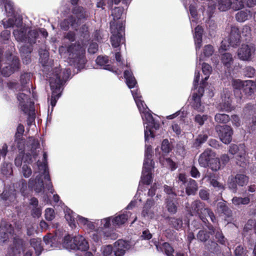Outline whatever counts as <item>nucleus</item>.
<instances>
[{"label":"nucleus","mask_w":256,"mask_h":256,"mask_svg":"<svg viewBox=\"0 0 256 256\" xmlns=\"http://www.w3.org/2000/svg\"><path fill=\"white\" fill-rule=\"evenodd\" d=\"M62 56L67 58L68 62L78 70L83 68L86 62L85 50L78 43L72 44L68 47L62 46L59 48Z\"/></svg>","instance_id":"7ed1b4c3"},{"label":"nucleus","mask_w":256,"mask_h":256,"mask_svg":"<svg viewBox=\"0 0 256 256\" xmlns=\"http://www.w3.org/2000/svg\"><path fill=\"white\" fill-rule=\"evenodd\" d=\"M124 77L126 80V83L128 87L130 88H134L136 84V81L132 72L125 70L124 72Z\"/></svg>","instance_id":"a19ab883"},{"label":"nucleus","mask_w":256,"mask_h":256,"mask_svg":"<svg viewBox=\"0 0 256 256\" xmlns=\"http://www.w3.org/2000/svg\"><path fill=\"white\" fill-rule=\"evenodd\" d=\"M13 246L8 252L6 256H20L22 252L24 254V256H32V252L26 246L24 242L18 238L14 236Z\"/></svg>","instance_id":"1a4fd4ad"},{"label":"nucleus","mask_w":256,"mask_h":256,"mask_svg":"<svg viewBox=\"0 0 256 256\" xmlns=\"http://www.w3.org/2000/svg\"><path fill=\"white\" fill-rule=\"evenodd\" d=\"M64 212L65 214V218L68 222L70 226L72 228H75L76 226V220L77 218L76 216L78 215L67 207L64 208Z\"/></svg>","instance_id":"2f4dec72"},{"label":"nucleus","mask_w":256,"mask_h":256,"mask_svg":"<svg viewBox=\"0 0 256 256\" xmlns=\"http://www.w3.org/2000/svg\"><path fill=\"white\" fill-rule=\"evenodd\" d=\"M154 168V165H146V168L143 166V170L142 171V175L141 176V182L150 184L152 180V170Z\"/></svg>","instance_id":"a878e982"},{"label":"nucleus","mask_w":256,"mask_h":256,"mask_svg":"<svg viewBox=\"0 0 256 256\" xmlns=\"http://www.w3.org/2000/svg\"><path fill=\"white\" fill-rule=\"evenodd\" d=\"M149 110L142 112V118L144 121V129L145 141H148L149 136L154 138V136L152 132V128H154L157 130L159 128V124L156 122L154 119L152 115L149 112Z\"/></svg>","instance_id":"9b49d317"},{"label":"nucleus","mask_w":256,"mask_h":256,"mask_svg":"<svg viewBox=\"0 0 256 256\" xmlns=\"http://www.w3.org/2000/svg\"><path fill=\"white\" fill-rule=\"evenodd\" d=\"M202 34L203 29L202 28V26H197L195 28L194 34V40L196 50V52H198V50H199L202 46Z\"/></svg>","instance_id":"c756f323"},{"label":"nucleus","mask_w":256,"mask_h":256,"mask_svg":"<svg viewBox=\"0 0 256 256\" xmlns=\"http://www.w3.org/2000/svg\"><path fill=\"white\" fill-rule=\"evenodd\" d=\"M14 230L12 228L10 224L5 222H2L0 224V244L5 243L9 238L10 235L14 236Z\"/></svg>","instance_id":"aec40b11"},{"label":"nucleus","mask_w":256,"mask_h":256,"mask_svg":"<svg viewBox=\"0 0 256 256\" xmlns=\"http://www.w3.org/2000/svg\"><path fill=\"white\" fill-rule=\"evenodd\" d=\"M135 102L140 112H146V110H149V109L148 108L146 105L145 104L144 102L142 100V98L136 99Z\"/></svg>","instance_id":"338daca9"},{"label":"nucleus","mask_w":256,"mask_h":256,"mask_svg":"<svg viewBox=\"0 0 256 256\" xmlns=\"http://www.w3.org/2000/svg\"><path fill=\"white\" fill-rule=\"evenodd\" d=\"M220 140L225 144H230L232 140L233 130L228 125H217L215 128Z\"/></svg>","instance_id":"a211bd4d"},{"label":"nucleus","mask_w":256,"mask_h":256,"mask_svg":"<svg viewBox=\"0 0 256 256\" xmlns=\"http://www.w3.org/2000/svg\"><path fill=\"white\" fill-rule=\"evenodd\" d=\"M77 218L76 220L78 224L80 226H83L85 228L89 229V230H94V224L90 221L88 218L80 216L79 215L76 216Z\"/></svg>","instance_id":"58836bf2"},{"label":"nucleus","mask_w":256,"mask_h":256,"mask_svg":"<svg viewBox=\"0 0 256 256\" xmlns=\"http://www.w3.org/2000/svg\"><path fill=\"white\" fill-rule=\"evenodd\" d=\"M251 55V48L248 44H242L241 47L238 49V56L240 60L244 61L250 60Z\"/></svg>","instance_id":"393cba45"},{"label":"nucleus","mask_w":256,"mask_h":256,"mask_svg":"<svg viewBox=\"0 0 256 256\" xmlns=\"http://www.w3.org/2000/svg\"><path fill=\"white\" fill-rule=\"evenodd\" d=\"M110 237L111 234L107 233L106 232L102 231L100 229H98L97 230L94 232L92 234V238L94 241L98 242L102 237Z\"/></svg>","instance_id":"de8ad7c7"},{"label":"nucleus","mask_w":256,"mask_h":256,"mask_svg":"<svg viewBox=\"0 0 256 256\" xmlns=\"http://www.w3.org/2000/svg\"><path fill=\"white\" fill-rule=\"evenodd\" d=\"M241 34L242 36L245 38L246 40H250L252 36L250 26L246 25L244 26Z\"/></svg>","instance_id":"680f3d73"},{"label":"nucleus","mask_w":256,"mask_h":256,"mask_svg":"<svg viewBox=\"0 0 256 256\" xmlns=\"http://www.w3.org/2000/svg\"><path fill=\"white\" fill-rule=\"evenodd\" d=\"M63 246L66 249L78 250L82 252L86 251L89 248L88 242L80 235L75 236L73 239L69 235L64 236Z\"/></svg>","instance_id":"0eeeda50"},{"label":"nucleus","mask_w":256,"mask_h":256,"mask_svg":"<svg viewBox=\"0 0 256 256\" xmlns=\"http://www.w3.org/2000/svg\"><path fill=\"white\" fill-rule=\"evenodd\" d=\"M149 110L142 112V118L144 121V129L145 141H148L149 136L154 138V136L152 132V128H154L157 130L159 128V124L156 122L154 119L152 115L149 112Z\"/></svg>","instance_id":"f8f14e48"},{"label":"nucleus","mask_w":256,"mask_h":256,"mask_svg":"<svg viewBox=\"0 0 256 256\" xmlns=\"http://www.w3.org/2000/svg\"><path fill=\"white\" fill-rule=\"evenodd\" d=\"M218 6L220 10L225 12L231 8L230 0H218Z\"/></svg>","instance_id":"864d4df0"},{"label":"nucleus","mask_w":256,"mask_h":256,"mask_svg":"<svg viewBox=\"0 0 256 256\" xmlns=\"http://www.w3.org/2000/svg\"><path fill=\"white\" fill-rule=\"evenodd\" d=\"M232 96V93L228 89L225 88L223 90L222 102L217 107L219 110L230 112L234 109V107L231 104Z\"/></svg>","instance_id":"6ab92c4d"},{"label":"nucleus","mask_w":256,"mask_h":256,"mask_svg":"<svg viewBox=\"0 0 256 256\" xmlns=\"http://www.w3.org/2000/svg\"><path fill=\"white\" fill-rule=\"evenodd\" d=\"M152 148L150 146L146 144L145 150V158L144 162V164L145 168H146V165L152 164L154 165V162L152 160Z\"/></svg>","instance_id":"37998d69"},{"label":"nucleus","mask_w":256,"mask_h":256,"mask_svg":"<svg viewBox=\"0 0 256 256\" xmlns=\"http://www.w3.org/2000/svg\"><path fill=\"white\" fill-rule=\"evenodd\" d=\"M202 70L204 74L206 76L204 78V81L202 82L204 84L205 81L207 80L209 78L210 74H211L212 71V68L210 65L206 63H203L202 65Z\"/></svg>","instance_id":"13d9d810"},{"label":"nucleus","mask_w":256,"mask_h":256,"mask_svg":"<svg viewBox=\"0 0 256 256\" xmlns=\"http://www.w3.org/2000/svg\"><path fill=\"white\" fill-rule=\"evenodd\" d=\"M43 162H41L39 160L37 162V166L38 168V171L35 172V173H38L36 176L35 179L31 178L29 180L28 186L26 181L24 180H22L20 182L19 186L20 187V191L22 194L25 196L28 192L32 188L34 189L36 192H40L44 190V182L42 178L44 177L46 181L48 182L46 184V188L52 194L54 193V190L52 188V182L49 175L47 166V158L48 156L46 152L43 154Z\"/></svg>","instance_id":"f257e3e1"},{"label":"nucleus","mask_w":256,"mask_h":256,"mask_svg":"<svg viewBox=\"0 0 256 256\" xmlns=\"http://www.w3.org/2000/svg\"><path fill=\"white\" fill-rule=\"evenodd\" d=\"M244 81L240 80H232V84L233 88L234 89V92L236 96H237L239 92V90L242 89Z\"/></svg>","instance_id":"6e6d98bb"},{"label":"nucleus","mask_w":256,"mask_h":256,"mask_svg":"<svg viewBox=\"0 0 256 256\" xmlns=\"http://www.w3.org/2000/svg\"><path fill=\"white\" fill-rule=\"evenodd\" d=\"M214 120L218 123L226 124L230 120V118L226 114L218 113L215 115Z\"/></svg>","instance_id":"5fc2aeb1"},{"label":"nucleus","mask_w":256,"mask_h":256,"mask_svg":"<svg viewBox=\"0 0 256 256\" xmlns=\"http://www.w3.org/2000/svg\"><path fill=\"white\" fill-rule=\"evenodd\" d=\"M254 82L252 80L244 81L242 91L247 96H251L255 90Z\"/></svg>","instance_id":"c9c22d12"},{"label":"nucleus","mask_w":256,"mask_h":256,"mask_svg":"<svg viewBox=\"0 0 256 256\" xmlns=\"http://www.w3.org/2000/svg\"><path fill=\"white\" fill-rule=\"evenodd\" d=\"M19 60L16 56H13L10 52H7L4 57L0 50V74L8 76L19 68Z\"/></svg>","instance_id":"20e7f679"},{"label":"nucleus","mask_w":256,"mask_h":256,"mask_svg":"<svg viewBox=\"0 0 256 256\" xmlns=\"http://www.w3.org/2000/svg\"><path fill=\"white\" fill-rule=\"evenodd\" d=\"M1 198L4 200L14 202L16 198V192L13 187H10L8 189L5 188L1 195Z\"/></svg>","instance_id":"7c9ffc66"},{"label":"nucleus","mask_w":256,"mask_h":256,"mask_svg":"<svg viewBox=\"0 0 256 256\" xmlns=\"http://www.w3.org/2000/svg\"><path fill=\"white\" fill-rule=\"evenodd\" d=\"M200 79V72L196 70L195 71V76L194 80V92L192 96L191 106L193 108L199 112H203L204 110V106L202 104L201 98L204 92V84H200V86L198 90H196V86L198 84Z\"/></svg>","instance_id":"423d86ee"},{"label":"nucleus","mask_w":256,"mask_h":256,"mask_svg":"<svg viewBox=\"0 0 256 256\" xmlns=\"http://www.w3.org/2000/svg\"><path fill=\"white\" fill-rule=\"evenodd\" d=\"M226 202H220L217 204V210L218 212L223 214L226 216L225 220L230 222V218L232 216V212L226 205Z\"/></svg>","instance_id":"cd10ccee"},{"label":"nucleus","mask_w":256,"mask_h":256,"mask_svg":"<svg viewBox=\"0 0 256 256\" xmlns=\"http://www.w3.org/2000/svg\"><path fill=\"white\" fill-rule=\"evenodd\" d=\"M114 253L115 256H122L126 251L130 248L129 242L123 240H118L114 244Z\"/></svg>","instance_id":"5701e85b"},{"label":"nucleus","mask_w":256,"mask_h":256,"mask_svg":"<svg viewBox=\"0 0 256 256\" xmlns=\"http://www.w3.org/2000/svg\"><path fill=\"white\" fill-rule=\"evenodd\" d=\"M2 23L5 28L13 27L14 26H16L17 28H19L22 24V20L20 17H14L10 18L6 20H2Z\"/></svg>","instance_id":"473e14b6"},{"label":"nucleus","mask_w":256,"mask_h":256,"mask_svg":"<svg viewBox=\"0 0 256 256\" xmlns=\"http://www.w3.org/2000/svg\"><path fill=\"white\" fill-rule=\"evenodd\" d=\"M130 212L119 214L112 219V224L114 226H120L126 222L128 220Z\"/></svg>","instance_id":"79ce46f5"},{"label":"nucleus","mask_w":256,"mask_h":256,"mask_svg":"<svg viewBox=\"0 0 256 256\" xmlns=\"http://www.w3.org/2000/svg\"><path fill=\"white\" fill-rule=\"evenodd\" d=\"M18 90V92H19ZM16 94V98L18 102V107L24 114L33 115L34 112V102L30 100V90H21Z\"/></svg>","instance_id":"6e6552de"},{"label":"nucleus","mask_w":256,"mask_h":256,"mask_svg":"<svg viewBox=\"0 0 256 256\" xmlns=\"http://www.w3.org/2000/svg\"><path fill=\"white\" fill-rule=\"evenodd\" d=\"M76 19L74 16H72L64 20L60 23V26L63 30H66L68 29L70 24L72 26L76 29L75 25L76 24Z\"/></svg>","instance_id":"4c0bfd02"},{"label":"nucleus","mask_w":256,"mask_h":256,"mask_svg":"<svg viewBox=\"0 0 256 256\" xmlns=\"http://www.w3.org/2000/svg\"><path fill=\"white\" fill-rule=\"evenodd\" d=\"M108 61V57L100 56H98L96 60V64L100 66L102 68L112 71L116 73V74H120L122 72V71L120 70H114L112 66L107 64Z\"/></svg>","instance_id":"bb28decb"},{"label":"nucleus","mask_w":256,"mask_h":256,"mask_svg":"<svg viewBox=\"0 0 256 256\" xmlns=\"http://www.w3.org/2000/svg\"><path fill=\"white\" fill-rule=\"evenodd\" d=\"M208 136L206 134H203L198 135V138L196 140V142L194 144L196 147H198L201 144L204 142L208 139Z\"/></svg>","instance_id":"774afa93"},{"label":"nucleus","mask_w":256,"mask_h":256,"mask_svg":"<svg viewBox=\"0 0 256 256\" xmlns=\"http://www.w3.org/2000/svg\"><path fill=\"white\" fill-rule=\"evenodd\" d=\"M154 202L151 199H148L144 204L142 215L148 219H152L155 217V211L154 210Z\"/></svg>","instance_id":"4be33fe9"},{"label":"nucleus","mask_w":256,"mask_h":256,"mask_svg":"<svg viewBox=\"0 0 256 256\" xmlns=\"http://www.w3.org/2000/svg\"><path fill=\"white\" fill-rule=\"evenodd\" d=\"M167 220L168 224L176 230H178L182 228L183 222L182 218L176 217H168L167 218Z\"/></svg>","instance_id":"e433bc0d"},{"label":"nucleus","mask_w":256,"mask_h":256,"mask_svg":"<svg viewBox=\"0 0 256 256\" xmlns=\"http://www.w3.org/2000/svg\"><path fill=\"white\" fill-rule=\"evenodd\" d=\"M198 190V184L196 180L190 179L186 188L188 195H194Z\"/></svg>","instance_id":"ea45409f"},{"label":"nucleus","mask_w":256,"mask_h":256,"mask_svg":"<svg viewBox=\"0 0 256 256\" xmlns=\"http://www.w3.org/2000/svg\"><path fill=\"white\" fill-rule=\"evenodd\" d=\"M240 42V35L238 28L235 26L231 27V31L228 40H224L222 42L220 51L226 50L230 46L232 47L236 46Z\"/></svg>","instance_id":"4468645a"},{"label":"nucleus","mask_w":256,"mask_h":256,"mask_svg":"<svg viewBox=\"0 0 256 256\" xmlns=\"http://www.w3.org/2000/svg\"><path fill=\"white\" fill-rule=\"evenodd\" d=\"M214 50L212 46L208 44L204 46L203 49V53L199 57V61H202L204 58H208L214 53Z\"/></svg>","instance_id":"09e8293b"},{"label":"nucleus","mask_w":256,"mask_h":256,"mask_svg":"<svg viewBox=\"0 0 256 256\" xmlns=\"http://www.w3.org/2000/svg\"><path fill=\"white\" fill-rule=\"evenodd\" d=\"M232 203L238 206L240 204H247L250 202V199L248 197H237L234 196L232 198Z\"/></svg>","instance_id":"603ef678"},{"label":"nucleus","mask_w":256,"mask_h":256,"mask_svg":"<svg viewBox=\"0 0 256 256\" xmlns=\"http://www.w3.org/2000/svg\"><path fill=\"white\" fill-rule=\"evenodd\" d=\"M231 8L234 10H237L244 7L242 0H230Z\"/></svg>","instance_id":"e2e57ef3"},{"label":"nucleus","mask_w":256,"mask_h":256,"mask_svg":"<svg viewBox=\"0 0 256 256\" xmlns=\"http://www.w3.org/2000/svg\"><path fill=\"white\" fill-rule=\"evenodd\" d=\"M208 116L206 114H196L194 118V122L198 124L200 126H202L204 122L208 120Z\"/></svg>","instance_id":"69168bd1"},{"label":"nucleus","mask_w":256,"mask_h":256,"mask_svg":"<svg viewBox=\"0 0 256 256\" xmlns=\"http://www.w3.org/2000/svg\"><path fill=\"white\" fill-rule=\"evenodd\" d=\"M112 220V217H108L105 218H104L102 220H96V224L98 225H100L102 226L100 228V230L102 228H110V226L111 225L110 221Z\"/></svg>","instance_id":"bf43d9fd"},{"label":"nucleus","mask_w":256,"mask_h":256,"mask_svg":"<svg viewBox=\"0 0 256 256\" xmlns=\"http://www.w3.org/2000/svg\"><path fill=\"white\" fill-rule=\"evenodd\" d=\"M70 73V69H64L62 72L59 68H56L52 72L48 74L47 77L52 90L50 104L52 108L56 106L57 100L60 96L62 85L68 80Z\"/></svg>","instance_id":"f03ea898"},{"label":"nucleus","mask_w":256,"mask_h":256,"mask_svg":"<svg viewBox=\"0 0 256 256\" xmlns=\"http://www.w3.org/2000/svg\"><path fill=\"white\" fill-rule=\"evenodd\" d=\"M229 152L232 154H236L237 164L241 167H245L246 165V146L244 144H240L238 146L231 144L230 146Z\"/></svg>","instance_id":"dca6fc26"},{"label":"nucleus","mask_w":256,"mask_h":256,"mask_svg":"<svg viewBox=\"0 0 256 256\" xmlns=\"http://www.w3.org/2000/svg\"><path fill=\"white\" fill-rule=\"evenodd\" d=\"M157 250H158L159 248L162 252H164L167 256H174L173 254L174 250L168 242H164L162 246L156 244Z\"/></svg>","instance_id":"a18cd8bd"},{"label":"nucleus","mask_w":256,"mask_h":256,"mask_svg":"<svg viewBox=\"0 0 256 256\" xmlns=\"http://www.w3.org/2000/svg\"><path fill=\"white\" fill-rule=\"evenodd\" d=\"M250 12L248 10H241L236 14V18L239 22H244L248 19Z\"/></svg>","instance_id":"3c124183"},{"label":"nucleus","mask_w":256,"mask_h":256,"mask_svg":"<svg viewBox=\"0 0 256 256\" xmlns=\"http://www.w3.org/2000/svg\"><path fill=\"white\" fill-rule=\"evenodd\" d=\"M41 150L39 142L33 138H30L26 142V150L30 151L28 154L32 155L36 159Z\"/></svg>","instance_id":"412c9836"},{"label":"nucleus","mask_w":256,"mask_h":256,"mask_svg":"<svg viewBox=\"0 0 256 256\" xmlns=\"http://www.w3.org/2000/svg\"><path fill=\"white\" fill-rule=\"evenodd\" d=\"M248 178L244 174H237L234 176H231L228 178V186L234 192H236L237 185L243 186L247 184Z\"/></svg>","instance_id":"f3484780"},{"label":"nucleus","mask_w":256,"mask_h":256,"mask_svg":"<svg viewBox=\"0 0 256 256\" xmlns=\"http://www.w3.org/2000/svg\"><path fill=\"white\" fill-rule=\"evenodd\" d=\"M32 76L31 73L24 72L20 76V84L16 82H10L8 83V87L13 91L30 90V81Z\"/></svg>","instance_id":"2eb2a0df"},{"label":"nucleus","mask_w":256,"mask_h":256,"mask_svg":"<svg viewBox=\"0 0 256 256\" xmlns=\"http://www.w3.org/2000/svg\"><path fill=\"white\" fill-rule=\"evenodd\" d=\"M110 31L112 36L110 37V42L112 46L114 48H117L121 44H124L125 39L124 37V28L122 24L118 26H116L114 22H110Z\"/></svg>","instance_id":"9d476101"},{"label":"nucleus","mask_w":256,"mask_h":256,"mask_svg":"<svg viewBox=\"0 0 256 256\" xmlns=\"http://www.w3.org/2000/svg\"><path fill=\"white\" fill-rule=\"evenodd\" d=\"M18 28L13 32L14 36L18 42L26 44L22 46H32V44L36 42L38 34L37 30H28V28L22 24Z\"/></svg>","instance_id":"39448f33"},{"label":"nucleus","mask_w":256,"mask_h":256,"mask_svg":"<svg viewBox=\"0 0 256 256\" xmlns=\"http://www.w3.org/2000/svg\"><path fill=\"white\" fill-rule=\"evenodd\" d=\"M208 166L212 171L218 170L220 166L219 159L214 157L210 162Z\"/></svg>","instance_id":"0e129e2a"},{"label":"nucleus","mask_w":256,"mask_h":256,"mask_svg":"<svg viewBox=\"0 0 256 256\" xmlns=\"http://www.w3.org/2000/svg\"><path fill=\"white\" fill-rule=\"evenodd\" d=\"M0 171L2 174L8 177L12 174V164L10 163H3L0 166Z\"/></svg>","instance_id":"49530a36"},{"label":"nucleus","mask_w":256,"mask_h":256,"mask_svg":"<svg viewBox=\"0 0 256 256\" xmlns=\"http://www.w3.org/2000/svg\"><path fill=\"white\" fill-rule=\"evenodd\" d=\"M215 156L214 152L211 150L206 149L200 156L198 163L201 166L206 168Z\"/></svg>","instance_id":"b1692460"},{"label":"nucleus","mask_w":256,"mask_h":256,"mask_svg":"<svg viewBox=\"0 0 256 256\" xmlns=\"http://www.w3.org/2000/svg\"><path fill=\"white\" fill-rule=\"evenodd\" d=\"M14 142L16 144V148L20 151V153L22 154L24 150L26 148V147H25L24 140L22 138H16Z\"/></svg>","instance_id":"052dcab7"},{"label":"nucleus","mask_w":256,"mask_h":256,"mask_svg":"<svg viewBox=\"0 0 256 256\" xmlns=\"http://www.w3.org/2000/svg\"><path fill=\"white\" fill-rule=\"evenodd\" d=\"M222 62L228 68H230L233 62L232 55L228 52H225L222 56Z\"/></svg>","instance_id":"8fccbe9b"},{"label":"nucleus","mask_w":256,"mask_h":256,"mask_svg":"<svg viewBox=\"0 0 256 256\" xmlns=\"http://www.w3.org/2000/svg\"><path fill=\"white\" fill-rule=\"evenodd\" d=\"M124 13V9L123 8L117 7L112 9V16H113V20H112L110 22H114V24L118 26H118L122 23L124 26V22L122 20H120L118 22H116L117 20L123 18L122 14Z\"/></svg>","instance_id":"c85d7f7f"},{"label":"nucleus","mask_w":256,"mask_h":256,"mask_svg":"<svg viewBox=\"0 0 256 256\" xmlns=\"http://www.w3.org/2000/svg\"><path fill=\"white\" fill-rule=\"evenodd\" d=\"M166 208L168 211L172 214H174L177 212V206L173 200H169L168 198L166 199Z\"/></svg>","instance_id":"4d7b16f0"},{"label":"nucleus","mask_w":256,"mask_h":256,"mask_svg":"<svg viewBox=\"0 0 256 256\" xmlns=\"http://www.w3.org/2000/svg\"><path fill=\"white\" fill-rule=\"evenodd\" d=\"M41 240L40 238H32L30 240V246L35 250L36 254V256H39L41 254L42 250L41 246Z\"/></svg>","instance_id":"c03bdc74"},{"label":"nucleus","mask_w":256,"mask_h":256,"mask_svg":"<svg viewBox=\"0 0 256 256\" xmlns=\"http://www.w3.org/2000/svg\"><path fill=\"white\" fill-rule=\"evenodd\" d=\"M206 208L205 207L204 204L200 200H194L191 204L188 203L186 204V209L188 214L191 216H198L204 222H206V220L204 216V210Z\"/></svg>","instance_id":"ddd939ff"},{"label":"nucleus","mask_w":256,"mask_h":256,"mask_svg":"<svg viewBox=\"0 0 256 256\" xmlns=\"http://www.w3.org/2000/svg\"><path fill=\"white\" fill-rule=\"evenodd\" d=\"M32 50V46H20V50L22 56L23 62L26 64H28L30 62V54Z\"/></svg>","instance_id":"72a5a7b5"},{"label":"nucleus","mask_w":256,"mask_h":256,"mask_svg":"<svg viewBox=\"0 0 256 256\" xmlns=\"http://www.w3.org/2000/svg\"><path fill=\"white\" fill-rule=\"evenodd\" d=\"M72 12L77 18L76 23V25L78 24L79 20L88 16V13L81 6H76L72 10Z\"/></svg>","instance_id":"f704fd0d"}]
</instances>
